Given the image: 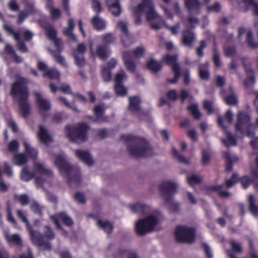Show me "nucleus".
<instances>
[{
	"mask_svg": "<svg viewBox=\"0 0 258 258\" xmlns=\"http://www.w3.org/2000/svg\"><path fill=\"white\" fill-rule=\"evenodd\" d=\"M38 137L39 141L45 144L48 145L49 143L52 142V139L49 134L47 130L43 125H39Z\"/></svg>",
	"mask_w": 258,
	"mask_h": 258,
	"instance_id": "25",
	"label": "nucleus"
},
{
	"mask_svg": "<svg viewBox=\"0 0 258 258\" xmlns=\"http://www.w3.org/2000/svg\"><path fill=\"white\" fill-rule=\"evenodd\" d=\"M248 208L251 214L255 217L258 216V206L254 196L250 195L248 198Z\"/></svg>",
	"mask_w": 258,
	"mask_h": 258,
	"instance_id": "28",
	"label": "nucleus"
},
{
	"mask_svg": "<svg viewBox=\"0 0 258 258\" xmlns=\"http://www.w3.org/2000/svg\"><path fill=\"white\" fill-rule=\"evenodd\" d=\"M224 158L226 171L230 172L233 170V165L238 161V158L236 156L231 155L229 151L224 152Z\"/></svg>",
	"mask_w": 258,
	"mask_h": 258,
	"instance_id": "23",
	"label": "nucleus"
},
{
	"mask_svg": "<svg viewBox=\"0 0 258 258\" xmlns=\"http://www.w3.org/2000/svg\"><path fill=\"white\" fill-rule=\"evenodd\" d=\"M114 258H139L137 253L133 250L120 248L114 254Z\"/></svg>",
	"mask_w": 258,
	"mask_h": 258,
	"instance_id": "21",
	"label": "nucleus"
},
{
	"mask_svg": "<svg viewBox=\"0 0 258 258\" xmlns=\"http://www.w3.org/2000/svg\"><path fill=\"white\" fill-rule=\"evenodd\" d=\"M102 77L103 81L106 82L110 81L111 79V71L108 68H103L102 70Z\"/></svg>",
	"mask_w": 258,
	"mask_h": 258,
	"instance_id": "58",
	"label": "nucleus"
},
{
	"mask_svg": "<svg viewBox=\"0 0 258 258\" xmlns=\"http://www.w3.org/2000/svg\"><path fill=\"white\" fill-rule=\"evenodd\" d=\"M122 59L126 69L131 72H134L136 69V64L133 60L132 52L124 51L122 54Z\"/></svg>",
	"mask_w": 258,
	"mask_h": 258,
	"instance_id": "19",
	"label": "nucleus"
},
{
	"mask_svg": "<svg viewBox=\"0 0 258 258\" xmlns=\"http://www.w3.org/2000/svg\"><path fill=\"white\" fill-rule=\"evenodd\" d=\"M132 52V55H134L136 57L140 58L143 57L145 54V49L143 47H138Z\"/></svg>",
	"mask_w": 258,
	"mask_h": 258,
	"instance_id": "61",
	"label": "nucleus"
},
{
	"mask_svg": "<svg viewBox=\"0 0 258 258\" xmlns=\"http://www.w3.org/2000/svg\"><path fill=\"white\" fill-rule=\"evenodd\" d=\"M48 39L53 41L54 44L59 52L63 49L62 42L60 38L57 37V32L50 23L45 24L42 26Z\"/></svg>",
	"mask_w": 258,
	"mask_h": 258,
	"instance_id": "9",
	"label": "nucleus"
},
{
	"mask_svg": "<svg viewBox=\"0 0 258 258\" xmlns=\"http://www.w3.org/2000/svg\"><path fill=\"white\" fill-rule=\"evenodd\" d=\"M224 52L226 56H233L236 52V48L234 46H228L227 44L224 46Z\"/></svg>",
	"mask_w": 258,
	"mask_h": 258,
	"instance_id": "51",
	"label": "nucleus"
},
{
	"mask_svg": "<svg viewBox=\"0 0 258 258\" xmlns=\"http://www.w3.org/2000/svg\"><path fill=\"white\" fill-rule=\"evenodd\" d=\"M28 9L27 12H24L23 11H20L19 12L17 20V23L18 24L22 23L28 17L29 15L35 13L34 6L32 4H29L28 5Z\"/></svg>",
	"mask_w": 258,
	"mask_h": 258,
	"instance_id": "31",
	"label": "nucleus"
},
{
	"mask_svg": "<svg viewBox=\"0 0 258 258\" xmlns=\"http://www.w3.org/2000/svg\"><path fill=\"white\" fill-rule=\"evenodd\" d=\"M35 172H31L26 168H23L21 172V177L22 180L28 182L35 177Z\"/></svg>",
	"mask_w": 258,
	"mask_h": 258,
	"instance_id": "42",
	"label": "nucleus"
},
{
	"mask_svg": "<svg viewBox=\"0 0 258 258\" xmlns=\"http://www.w3.org/2000/svg\"><path fill=\"white\" fill-rule=\"evenodd\" d=\"M237 117V120L235 124V130L243 135L245 128L251 126V117L247 113L242 111H239Z\"/></svg>",
	"mask_w": 258,
	"mask_h": 258,
	"instance_id": "10",
	"label": "nucleus"
},
{
	"mask_svg": "<svg viewBox=\"0 0 258 258\" xmlns=\"http://www.w3.org/2000/svg\"><path fill=\"white\" fill-rule=\"evenodd\" d=\"M75 64L79 68H82L86 64L84 55H80L76 53H73Z\"/></svg>",
	"mask_w": 258,
	"mask_h": 258,
	"instance_id": "49",
	"label": "nucleus"
},
{
	"mask_svg": "<svg viewBox=\"0 0 258 258\" xmlns=\"http://www.w3.org/2000/svg\"><path fill=\"white\" fill-rule=\"evenodd\" d=\"M28 83L29 81L26 78L21 77L11 85L10 91V95L13 100L18 102L20 113L24 118H26L30 113L31 110L28 101Z\"/></svg>",
	"mask_w": 258,
	"mask_h": 258,
	"instance_id": "1",
	"label": "nucleus"
},
{
	"mask_svg": "<svg viewBox=\"0 0 258 258\" xmlns=\"http://www.w3.org/2000/svg\"><path fill=\"white\" fill-rule=\"evenodd\" d=\"M54 164L59 169L60 173L67 176L68 183L71 187H78L81 185L82 179L79 168L71 165L60 155L56 156Z\"/></svg>",
	"mask_w": 258,
	"mask_h": 258,
	"instance_id": "3",
	"label": "nucleus"
},
{
	"mask_svg": "<svg viewBox=\"0 0 258 258\" xmlns=\"http://www.w3.org/2000/svg\"><path fill=\"white\" fill-rule=\"evenodd\" d=\"M114 91L117 95L124 96L127 93V90L123 84L115 85Z\"/></svg>",
	"mask_w": 258,
	"mask_h": 258,
	"instance_id": "54",
	"label": "nucleus"
},
{
	"mask_svg": "<svg viewBox=\"0 0 258 258\" xmlns=\"http://www.w3.org/2000/svg\"><path fill=\"white\" fill-rule=\"evenodd\" d=\"M194 33L189 29H186L182 32V44L187 47H191L195 40Z\"/></svg>",
	"mask_w": 258,
	"mask_h": 258,
	"instance_id": "22",
	"label": "nucleus"
},
{
	"mask_svg": "<svg viewBox=\"0 0 258 258\" xmlns=\"http://www.w3.org/2000/svg\"><path fill=\"white\" fill-rule=\"evenodd\" d=\"M38 69L43 72V77L50 80H58L60 78V73L55 68L48 69L47 65L42 61H39L37 64Z\"/></svg>",
	"mask_w": 258,
	"mask_h": 258,
	"instance_id": "11",
	"label": "nucleus"
},
{
	"mask_svg": "<svg viewBox=\"0 0 258 258\" xmlns=\"http://www.w3.org/2000/svg\"><path fill=\"white\" fill-rule=\"evenodd\" d=\"M5 238L7 242L10 245H15L19 247L23 246L22 239L21 236L18 234H14L12 235L6 234Z\"/></svg>",
	"mask_w": 258,
	"mask_h": 258,
	"instance_id": "26",
	"label": "nucleus"
},
{
	"mask_svg": "<svg viewBox=\"0 0 258 258\" xmlns=\"http://www.w3.org/2000/svg\"><path fill=\"white\" fill-rule=\"evenodd\" d=\"M36 103L38 105L39 114L45 119L48 115L46 113L51 108L49 101L42 98V95L38 92L35 93Z\"/></svg>",
	"mask_w": 258,
	"mask_h": 258,
	"instance_id": "12",
	"label": "nucleus"
},
{
	"mask_svg": "<svg viewBox=\"0 0 258 258\" xmlns=\"http://www.w3.org/2000/svg\"><path fill=\"white\" fill-rule=\"evenodd\" d=\"M213 60L217 68L221 66L222 62L220 59V53L218 51L216 48H214V55L213 56Z\"/></svg>",
	"mask_w": 258,
	"mask_h": 258,
	"instance_id": "56",
	"label": "nucleus"
},
{
	"mask_svg": "<svg viewBox=\"0 0 258 258\" xmlns=\"http://www.w3.org/2000/svg\"><path fill=\"white\" fill-rule=\"evenodd\" d=\"M115 40V37L112 33H107L101 36V40L105 45L113 43Z\"/></svg>",
	"mask_w": 258,
	"mask_h": 258,
	"instance_id": "48",
	"label": "nucleus"
},
{
	"mask_svg": "<svg viewBox=\"0 0 258 258\" xmlns=\"http://www.w3.org/2000/svg\"><path fill=\"white\" fill-rule=\"evenodd\" d=\"M257 170H252L251 172L252 179L256 188H258V156L255 159Z\"/></svg>",
	"mask_w": 258,
	"mask_h": 258,
	"instance_id": "60",
	"label": "nucleus"
},
{
	"mask_svg": "<svg viewBox=\"0 0 258 258\" xmlns=\"http://www.w3.org/2000/svg\"><path fill=\"white\" fill-rule=\"evenodd\" d=\"M228 91L229 92V94L225 96L224 98L225 102L229 105H237L238 102V100L233 88L230 87L228 89Z\"/></svg>",
	"mask_w": 258,
	"mask_h": 258,
	"instance_id": "30",
	"label": "nucleus"
},
{
	"mask_svg": "<svg viewBox=\"0 0 258 258\" xmlns=\"http://www.w3.org/2000/svg\"><path fill=\"white\" fill-rule=\"evenodd\" d=\"M147 68L152 72L157 73L162 69V66L157 61L154 59H151L147 62Z\"/></svg>",
	"mask_w": 258,
	"mask_h": 258,
	"instance_id": "40",
	"label": "nucleus"
},
{
	"mask_svg": "<svg viewBox=\"0 0 258 258\" xmlns=\"http://www.w3.org/2000/svg\"><path fill=\"white\" fill-rule=\"evenodd\" d=\"M184 5L190 15H198L201 12L202 3L199 0H185Z\"/></svg>",
	"mask_w": 258,
	"mask_h": 258,
	"instance_id": "17",
	"label": "nucleus"
},
{
	"mask_svg": "<svg viewBox=\"0 0 258 258\" xmlns=\"http://www.w3.org/2000/svg\"><path fill=\"white\" fill-rule=\"evenodd\" d=\"M61 52V51L59 52L57 49L56 50L50 51L52 56L53 57L57 63L63 67H67L68 64L66 61L65 58L60 54Z\"/></svg>",
	"mask_w": 258,
	"mask_h": 258,
	"instance_id": "38",
	"label": "nucleus"
},
{
	"mask_svg": "<svg viewBox=\"0 0 258 258\" xmlns=\"http://www.w3.org/2000/svg\"><path fill=\"white\" fill-rule=\"evenodd\" d=\"M128 102V109L130 111L133 113H138L140 117L142 115H148V112L141 109L140 106L141 100L140 97L137 96L130 97Z\"/></svg>",
	"mask_w": 258,
	"mask_h": 258,
	"instance_id": "15",
	"label": "nucleus"
},
{
	"mask_svg": "<svg viewBox=\"0 0 258 258\" xmlns=\"http://www.w3.org/2000/svg\"><path fill=\"white\" fill-rule=\"evenodd\" d=\"M146 223L148 228L152 231L154 230L155 227L158 224L159 220L155 216L150 215L144 219Z\"/></svg>",
	"mask_w": 258,
	"mask_h": 258,
	"instance_id": "39",
	"label": "nucleus"
},
{
	"mask_svg": "<svg viewBox=\"0 0 258 258\" xmlns=\"http://www.w3.org/2000/svg\"><path fill=\"white\" fill-rule=\"evenodd\" d=\"M173 72L174 73V77L173 79H168L167 81L171 84H176L178 82L181 75L180 68L179 64H175L173 67Z\"/></svg>",
	"mask_w": 258,
	"mask_h": 258,
	"instance_id": "41",
	"label": "nucleus"
},
{
	"mask_svg": "<svg viewBox=\"0 0 258 258\" xmlns=\"http://www.w3.org/2000/svg\"><path fill=\"white\" fill-rule=\"evenodd\" d=\"M92 8L96 13L97 15H98L103 11L100 3L97 0H93L92 2Z\"/></svg>",
	"mask_w": 258,
	"mask_h": 258,
	"instance_id": "64",
	"label": "nucleus"
},
{
	"mask_svg": "<svg viewBox=\"0 0 258 258\" xmlns=\"http://www.w3.org/2000/svg\"><path fill=\"white\" fill-rule=\"evenodd\" d=\"M106 4L108 10L114 16H119L121 12L119 0H106Z\"/></svg>",
	"mask_w": 258,
	"mask_h": 258,
	"instance_id": "24",
	"label": "nucleus"
},
{
	"mask_svg": "<svg viewBox=\"0 0 258 258\" xmlns=\"http://www.w3.org/2000/svg\"><path fill=\"white\" fill-rule=\"evenodd\" d=\"M218 122L220 126L223 128L224 132L226 134L227 140L225 139H222V142L227 147L231 146H236L237 145V141L235 138L231 134L230 132L227 131V127L223 123V120L221 117H219L218 119Z\"/></svg>",
	"mask_w": 258,
	"mask_h": 258,
	"instance_id": "18",
	"label": "nucleus"
},
{
	"mask_svg": "<svg viewBox=\"0 0 258 258\" xmlns=\"http://www.w3.org/2000/svg\"><path fill=\"white\" fill-rule=\"evenodd\" d=\"M187 181L190 186L201 184L203 182V178L201 176L192 174L187 176Z\"/></svg>",
	"mask_w": 258,
	"mask_h": 258,
	"instance_id": "46",
	"label": "nucleus"
},
{
	"mask_svg": "<svg viewBox=\"0 0 258 258\" xmlns=\"http://www.w3.org/2000/svg\"><path fill=\"white\" fill-rule=\"evenodd\" d=\"M105 108L101 105H96L93 112L96 117V121L106 122L108 121V117L104 115Z\"/></svg>",
	"mask_w": 258,
	"mask_h": 258,
	"instance_id": "27",
	"label": "nucleus"
},
{
	"mask_svg": "<svg viewBox=\"0 0 258 258\" xmlns=\"http://www.w3.org/2000/svg\"><path fill=\"white\" fill-rule=\"evenodd\" d=\"M74 198L75 200L80 204H85L86 202V198L84 195L80 192L78 191L74 195Z\"/></svg>",
	"mask_w": 258,
	"mask_h": 258,
	"instance_id": "59",
	"label": "nucleus"
},
{
	"mask_svg": "<svg viewBox=\"0 0 258 258\" xmlns=\"http://www.w3.org/2000/svg\"><path fill=\"white\" fill-rule=\"evenodd\" d=\"M172 154L173 157L177 160L179 162L185 164H189L190 163V160L180 155L175 147H173L172 149Z\"/></svg>",
	"mask_w": 258,
	"mask_h": 258,
	"instance_id": "43",
	"label": "nucleus"
},
{
	"mask_svg": "<svg viewBox=\"0 0 258 258\" xmlns=\"http://www.w3.org/2000/svg\"><path fill=\"white\" fill-rule=\"evenodd\" d=\"M159 190L162 198L172 213L179 211V204L173 201V196L177 191V185L170 180H164L159 185Z\"/></svg>",
	"mask_w": 258,
	"mask_h": 258,
	"instance_id": "6",
	"label": "nucleus"
},
{
	"mask_svg": "<svg viewBox=\"0 0 258 258\" xmlns=\"http://www.w3.org/2000/svg\"><path fill=\"white\" fill-rule=\"evenodd\" d=\"M242 60L247 76V78L244 82V86L245 88L248 89L252 87L255 83V77L249 59L243 58Z\"/></svg>",
	"mask_w": 258,
	"mask_h": 258,
	"instance_id": "16",
	"label": "nucleus"
},
{
	"mask_svg": "<svg viewBox=\"0 0 258 258\" xmlns=\"http://www.w3.org/2000/svg\"><path fill=\"white\" fill-rule=\"evenodd\" d=\"M4 28L6 31L13 35L15 40L17 41L18 43L22 41L19 33L15 31L12 27L5 24L4 25Z\"/></svg>",
	"mask_w": 258,
	"mask_h": 258,
	"instance_id": "50",
	"label": "nucleus"
},
{
	"mask_svg": "<svg viewBox=\"0 0 258 258\" xmlns=\"http://www.w3.org/2000/svg\"><path fill=\"white\" fill-rule=\"evenodd\" d=\"M131 208L135 213L141 214H147L149 211L148 206L140 202L133 205Z\"/></svg>",
	"mask_w": 258,
	"mask_h": 258,
	"instance_id": "33",
	"label": "nucleus"
},
{
	"mask_svg": "<svg viewBox=\"0 0 258 258\" xmlns=\"http://www.w3.org/2000/svg\"><path fill=\"white\" fill-rule=\"evenodd\" d=\"M43 233L29 228L32 243L39 248L45 250H50L51 246L49 241L55 238V235L52 228L48 225L44 226Z\"/></svg>",
	"mask_w": 258,
	"mask_h": 258,
	"instance_id": "5",
	"label": "nucleus"
},
{
	"mask_svg": "<svg viewBox=\"0 0 258 258\" xmlns=\"http://www.w3.org/2000/svg\"><path fill=\"white\" fill-rule=\"evenodd\" d=\"M94 28L97 31H101L106 28V23L103 19L98 16V15L94 16L91 20Z\"/></svg>",
	"mask_w": 258,
	"mask_h": 258,
	"instance_id": "32",
	"label": "nucleus"
},
{
	"mask_svg": "<svg viewBox=\"0 0 258 258\" xmlns=\"http://www.w3.org/2000/svg\"><path fill=\"white\" fill-rule=\"evenodd\" d=\"M75 152L76 156L85 164L89 166L93 165L94 161L89 152L79 149Z\"/></svg>",
	"mask_w": 258,
	"mask_h": 258,
	"instance_id": "20",
	"label": "nucleus"
},
{
	"mask_svg": "<svg viewBox=\"0 0 258 258\" xmlns=\"http://www.w3.org/2000/svg\"><path fill=\"white\" fill-rule=\"evenodd\" d=\"M136 232L138 235L143 236L151 232L144 219L138 221L136 225Z\"/></svg>",
	"mask_w": 258,
	"mask_h": 258,
	"instance_id": "29",
	"label": "nucleus"
},
{
	"mask_svg": "<svg viewBox=\"0 0 258 258\" xmlns=\"http://www.w3.org/2000/svg\"><path fill=\"white\" fill-rule=\"evenodd\" d=\"M211 191L217 192L222 198L227 199L231 196V193L224 189V186L221 185L211 186Z\"/></svg>",
	"mask_w": 258,
	"mask_h": 258,
	"instance_id": "35",
	"label": "nucleus"
},
{
	"mask_svg": "<svg viewBox=\"0 0 258 258\" xmlns=\"http://www.w3.org/2000/svg\"><path fill=\"white\" fill-rule=\"evenodd\" d=\"M230 244L231 246V251L234 252L235 253H241L242 252V248L240 243L236 242L234 240H232L230 242ZM231 250V249H230Z\"/></svg>",
	"mask_w": 258,
	"mask_h": 258,
	"instance_id": "57",
	"label": "nucleus"
},
{
	"mask_svg": "<svg viewBox=\"0 0 258 258\" xmlns=\"http://www.w3.org/2000/svg\"><path fill=\"white\" fill-rule=\"evenodd\" d=\"M35 170L36 172L41 174L46 175L48 177L52 176V172L51 170L45 168L43 165L38 162H35L34 164Z\"/></svg>",
	"mask_w": 258,
	"mask_h": 258,
	"instance_id": "36",
	"label": "nucleus"
},
{
	"mask_svg": "<svg viewBox=\"0 0 258 258\" xmlns=\"http://www.w3.org/2000/svg\"><path fill=\"white\" fill-rule=\"evenodd\" d=\"M96 54L101 59H105L108 57L106 52V47L104 45H99L97 47Z\"/></svg>",
	"mask_w": 258,
	"mask_h": 258,
	"instance_id": "52",
	"label": "nucleus"
},
{
	"mask_svg": "<svg viewBox=\"0 0 258 258\" xmlns=\"http://www.w3.org/2000/svg\"><path fill=\"white\" fill-rule=\"evenodd\" d=\"M237 3L240 11L247 12L249 10H251L253 14L258 17V3L255 0L237 1Z\"/></svg>",
	"mask_w": 258,
	"mask_h": 258,
	"instance_id": "14",
	"label": "nucleus"
},
{
	"mask_svg": "<svg viewBox=\"0 0 258 258\" xmlns=\"http://www.w3.org/2000/svg\"><path fill=\"white\" fill-rule=\"evenodd\" d=\"M74 29L70 28H65L63 30V33L64 35L70 38L74 41H77V38L73 33Z\"/></svg>",
	"mask_w": 258,
	"mask_h": 258,
	"instance_id": "62",
	"label": "nucleus"
},
{
	"mask_svg": "<svg viewBox=\"0 0 258 258\" xmlns=\"http://www.w3.org/2000/svg\"><path fill=\"white\" fill-rule=\"evenodd\" d=\"M23 145L25 148V154H26L27 157H29L33 160L36 159L38 156L37 150L30 146L27 142H24Z\"/></svg>",
	"mask_w": 258,
	"mask_h": 258,
	"instance_id": "34",
	"label": "nucleus"
},
{
	"mask_svg": "<svg viewBox=\"0 0 258 258\" xmlns=\"http://www.w3.org/2000/svg\"><path fill=\"white\" fill-rule=\"evenodd\" d=\"M238 175L237 173H233L231 178L227 179L225 182L227 188H229L234 186L238 181Z\"/></svg>",
	"mask_w": 258,
	"mask_h": 258,
	"instance_id": "53",
	"label": "nucleus"
},
{
	"mask_svg": "<svg viewBox=\"0 0 258 258\" xmlns=\"http://www.w3.org/2000/svg\"><path fill=\"white\" fill-rule=\"evenodd\" d=\"M135 16V24L140 25L142 23V17L144 13L146 14V19L151 21L159 17L155 10L154 2L153 0H142L141 3L133 9Z\"/></svg>",
	"mask_w": 258,
	"mask_h": 258,
	"instance_id": "4",
	"label": "nucleus"
},
{
	"mask_svg": "<svg viewBox=\"0 0 258 258\" xmlns=\"http://www.w3.org/2000/svg\"><path fill=\"white\" fill-rule=\"evenodd\" d=\"M13 161L15 164L21 166L27 162L28 157L25 153H17L14 155Z\"/></svg>",
	"mask_w": 258,
	"mask_h": 258,
	"instance_id": "37",
	"label": "nucleus"
},
{
	"mask_svg": "<svg viewBox=\"0 0 258 258\" xmlns=\"http://www.w3.org/2000/svg\"><path fill=\"white\" fill-rule=\"evenodd\" d=\"M88 129L89 126L85 123H78L77 126L69 124L64 128L66 136L71 141L77 143H83L87 140Z\"/></svg>",
	"mask_w": 258,
	"mask_h": 258,
	"instance_id": "7",
	"label": "nucleus"
},
{
	"mask_svg": "<svg viewBox=\"0 0 258 258\" xmlns=\"http://www.w3.org/2000/svg\"><path fill=\"white\" fill-rule=\"evenodd\" d=\"M120 140L126 145L129 154L136 158L147 157L153 154V149L150 144L143 138L132 134L121 135Z\"/></svg>",
	"mask_w": 258,
	"mask_h": 258,
	"instance_id": "2",
	"label": "nucleus"
},
{
	"mask_svg": "<svg viewBox=\"0 0 258 258\" xmlns=\"http://www.w3.org/2000/svg\"><path fill=\"white\" fill-rule=\"evenodd\" d=\"M97 224L107 234H109L112 232L113 226L110 222L108 221L103 222L101 220H98Z\"/></svg>",
	"mask_w": 258,
	"mask_h": 258,
	"instance_id": "44",
	"label": "nucleus"
},
{
	"mask_svg": "<svg viewBox=\"0 0 258 258\" xmlns=\"http://www.w3.org/2000/svg\"><path fill=\"white\" fill-rule=\"evenodd\" d=\"M30 209L34 213L39 215H42L43 214L42 207L36 202L32 203L30 206Z\"/></svg>",
	"mask_w": 258,
	"mask_h": 258,
	"instance_id": "63",
	"label": "nucleus"
},
{
	"mask_svg": "<svg viewBox=\"0 0 258 258\" xmlns=\"http://www.w3.org/2000/svg\"><path fill=\"white\" fill-rule=\"evenodd\" d=\"M126 78V75L124 71L121 70L117 73L115 77V85L122 84V81Z\"/></svg>",
	"mask_w": 258,
	"mask_h": 258,
	"instance_id": "55",
	"label": "nucleus"
},
{
	"mask_svg": "<svg viewBox=\"0 0 258 258\" xmlns=\"http://www.w3.org/2000/svg\"><path fill=\"white\" fill-rule=\"evenodd\" d=\"M187 109L195 119L199 120L201 118L202 114L199 111L197 104H194L188 106Z\"/></svg>",
	"mask_w": 258,
	"mask_h": 258,
	"instance_id": "45",
	"label": "nucleus"
},
{
	"mask_svg": "<svg viewBox=\"0 0 258 258\" xmlns=\"http://www.w3.org/2000/svg\"><path fill=\"white\" fill-rule=\"evenodd\" d=\"M51 220L55 224L56 228L58 230H63V228L60 225L59 221L67 226H71L73 225L74 222L71 218L68 216L64 213H60L57 216L52 215L50 217Z\"/></svg>",
	"mask_w": 258,
	"mask_h": 258,
	"instance_id": "13",
	"label": "nucleus"
},
{
	"mask_svg": "<svg viewBox=\"0 0 258 258\" xmlns=\"http://www.w3.org/2000/svg\"><path fill=\"white\" fill-rule=\"evenodd\" d=\"M163 60L167 65L172 66V69L174 64H178V63H177V55L176 54L172 55L166 54L163 58Z\"/></svg>",
	"mask_w": 258,
	"mask_h": 258,
	"instance_id": "47",
	"label": "nucleus"
},
{
	"mask_svg": "<svg viewBox=\"0 0 258 258\" xmlns=\"http://www.w3.org/2000/svg\"><path fill=\"white\" fill-rule=\"evenodd\" d=\"M175 236L178 242L191 243L196 239V231L192 227L178 226L176 228Z\"/></svg>",
	"mask_w": 258,
	"mask_h": 258,
	"instance_id": "8",
	"label": "nucleus"
}]
</instances>
